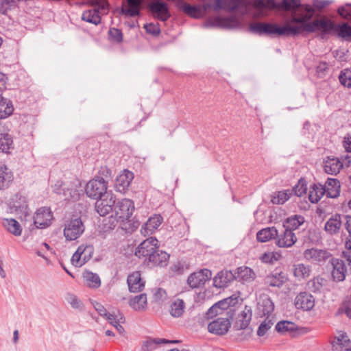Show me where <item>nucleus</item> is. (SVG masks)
I'll list each match as a JSON object with an SVG mask.
<instances>
[{"label":"nucleus","mask_w":351,"mask_h":351,"mask_svg":"<svg viewBox=\"0 0 351 351\" xmlns=\"http://www.w3.org/2000/svg\"><path fill=\"white\" fill-rule=\"evenodd\" d=\"M153 301L158 304H162L168 298L167 291L162 288H156L152 290Z\"/></svg>","instance_id":"obj_47"},{"label":"nucleus","mask_w":351,"mask_h":351,"mask_svg":"<svg viewBox=\"0 0 351 351\" xmlns=\"http://www.w3.org/2000/svg\"><path fill=\"white\" fill-rule=\"evenodd\" d=\"M287 280L286 274L280 271L267 276L265 278V283L270 287H280Z\"/></svg>","instance_id":"obj_34"},{"label":"nucleus","mask_w":351,"mask_h":351,"mask_svg":"<svg viewBox=\"0 0 351 351\" xmlns=\"http://www.w3.org/2000/svg\"><path fill=\"white\" fill-rule=\"evenodd\" d=\"M339 36L348 38L351 37V27L347 24L340 25L337 29Z\"/></svg>","instance_id":"obj_56"},{"label":"nucleus","mask_w":351,"mask_h":351,"mask_svg":"<svg viewBox=\"0 0 351 351\" xmlns=\"http://www.w3.org/2000/svg\"><path fill=\"white\" fill-rule=\"evenodd\" d=\"M186 269L187 267H185L184 265H172L171 267L173 276L182 274Z\"/></svg>","instance_id":"obj_60"},{"label":"nucleus","mask_w":351,"mask_h":351,"mask_svg":"<svg viewBox=\"0 0 351 351\" xmlns=\"http://www.w3.org/2000/svg\"><path fill=\"white\" fill-rule=\"evenodd\" d=\"M281 254L278 252L269 251L264 253L260 257L264 263H271L280 260Z\"/></svg>","instance_id":"obj_48"},{"label":"nucleus","mask_w":351,"mask_h":351,"mask_svg":"<svg viewBox=\"0 0 351 351\" xmlns=\"http://www.w3.org/2000/svg\"><path fill=\"white\" fill-rule=\"evenodd\" d=\"M90 5V9L83 12L82 19L97 25L101 23V16L108 12L109 4L106 0H93Z\"/></svg>","instance_id":"obj_4"},{"label":"nucleus","mask_w":351,"mask_h":351,"mask_svg":"<svg viewBox=\"0 0 351 351\" xmlns=\"http://www.w3.org/2000/svg\"><path fill=\"white\" fill-rule=\"evenodd\" d=\"M185 302L183 300L176 298L172 301L169 306V313L174 318L181 317L185 311Z\"/></svg>","instance_id":"obj_35"},{"label":"nucleus","mask_w":351,"mask_h":351,"mask_svg":"<svg viewBox=\"0 0 351 351\" xmlns=\"http://www.w3.org/2000/svg\"><path fill=\"white\" fill-rule=\"evenodd\" d=\"M212 273L209 269H203L192 273L187 278V284L192 288H198L210 279Z\"/></svg>","instance_id":"obj_12"},{"label":"nucleus","mask_w":351,"mask_h":351,"mask_svg":"<svg viewBox=\"0 0 351 351\" xmlns=\"http://www.w3.org/2000/svg\"><path fill=\"white\" fill-rule=\"evenodd\" d=\"M297 241L295 233L285 228L283 233L276 237V243L279 247H290Z\"/></svg>","instance_id":"obj_23"},{"label":"nucleus","mask_w":351,"mask_h":351,"mask_svg":"<svg viewBox=\"0 0 351 351\" xmlns=\"http://www.w3.org/2000/svg\"><path fill=\"white\" fill-rule=\"evenodd\" d=\"M295 306L299 309L310 311L315 306V299L310 293L306 292L300 293L295 299Z\"/></svg>","instance_id":"obj_20"},{"label":"nucleus","mask_w":351,"mask_h":351,"mask_svg":"<svg viewBox=\"0 0 351 351\" xmlns=\"http://www.w3.org/2000/svg\"><path fill=\"white\" fill-rule=\"evenodd\" d=\"M234 274L236 278H239L243 282H252L256 278L255 272L252 269L247 267L246 265L239 267Z\"/></svg>","instance_id":"obj_36"},{"label":"nucleus","mask_w":351,"mask_h":351,"mask_svg":"<svg viewBox=\"0 0 351 351\" xmlns=\"http://www.w3.org/2000/svg\"><path fill=\"white\" fill-rule=\"evenodd\" d=\"M64 300L72 308L78 311H82L84 309L83 302L75 293L66 292L64 295Z\"/></svg>","instance_id":"obj_40"},{"label":"nucleus","mask_w":351,"mask_h":351,"mask_svg":"<svg viewBox=\"0 0 351 351\" xmlns=\"http://www.w3.org/2000/svg\"><path fill=\"white\" fill-rule=\"evenodd\" d=\"M5 90L0 92V119H4L9 117L14 112V106L12 102L3 97V93Z\"/></svg>","instance_id":"obj_28"},{"label":"nucleus","mask_w":351,"mask_h":351,"mask_svg":"<svg viewBox=\"0 0 351 351\" xmlns=\"http://www.w3.org/2000/svg\"><path fill=\"white\" fill-rule=\"evenodd\" d=\"M146 32L152 36H158L160 33V28L158 23H149L144 25Z\"/></svg>","instance_id":"obj_54"},{"label":"nucleus","mask_w":351,"mask_h":351,"mask_svg":"<svg viewBox=\"0 0 351 351\" xmlns=\"http://www.w3.org/2000/svg\"><path fill=\"white\" fill-rule=\"evenodd\" d=\"M258 309L264 315H269L274 310V304L268 296H263L258 303Z\"/></svg>","instance_id":"obj_42"},{"label":"nucleus","mask_w":351,"mask_h":351,"mask_svg":"<svg viewBox=\"0 0 351 351\" xmlns=\"http://www.w3.org/2000/svg\"><path fill=\"white\" fill-rule=\"evenodd\" d=\"M104 317L113 326H115L116 324L120 323L121 322V319H123L121 315L120 314L114 315L109 313H108Z\"/></svg>","instance_id":"obj_57"},{"label":"nucleus","mask_w":351,"mask_h":351,"mask_svg":"<svg viewBox=\"0 0 351 351\" xmlns=\"http://www.w3.org/2000/svg\"><path fill=\"white\" fill-rule=\"evenodd\" d=\"M254 8L256 16L259 17L266 15L267 10L272 8L291 12V17L282 26L270 23H251L250 31L259 35L295 36L304 32L328 33L335 29L334 23L326 17L311 21L314 10L309 4L301 5L300 0H282L278 3L274 0H257Z\"/></svg>","instance_id":"obj_1"},{"label":"nucleus","mask_w":351,"mask_h":351,"mask_svg":"<svg viewBox=\"0 0 351 351\" xmlns=\"http://www.w3.org/2000/svg\"><path fill=\"white\" fill-rule=\"evenodd\" d=\"M304 222V218L302 215H294L287 218L284 221L285 228L293 231L298 229Z\"/></svg>","instance_id":"obj_39"},{"label":"nucleus","mask_w":351,"mask_h":351,"mask_svg":"<svg viewBox=\"0 0 351 351\" xmlns=\"http://www.w3.org/2000/svg\"><path fill=\"white\" fill-rule=\"evenodd\" d=\"M292 195V191L287 189L276 192L273 197L272 202L276 204H283L289 200Z\"/></svg>","instance_id":"obj_45"},{"label":"nucleus","mask_w":351,"mask_h":351,"mask_svg":"<svg viewBox=\"0 0 351 351\" xmlns=\"http://www.w3.org/2000/svg\"><path fill=\"white\" fill-rule=\"evenodd\" d=\"M130 306L136 311H144L147 308V295L141 293L129 300Z\"/></svg>","instance_id":"obj_31"},{"label":"nucleus","mask_w":351,"mask_h":351,"mask_svg":"<svg viewBox=\"0 0 351 351\" xmlns=\"http://www.w3.org/2000/svg\"><path fill=\"white\" fill-rule=\"evenodd\" d=\"M325 194L324 186L321 184H313L311 186L308 193V199L313 203H317Z\"/></svg>","instance_id":"obj_37"},{"label":"nucleus","mask_w":351,"mask_h":351,"mask_svg":"<svg viewBox=\"0 0 351 351\" xmlns=\"http://www.w3.org/2000/svg\"><path fill=\"white\" fill-rule=\"evenodd\" d=\"M294 328L295 324L293 322L287 321L279 322L276 325V330L280 332L293 331Z\"/></svg>","instance_id":"obj_51"},{"label":"nucleus","mask_w":351,"mask_h":351,"mask_svg":"<svg viewBox=\"0 0 351 351\" xmlns=\"http://www.w3.org/2000/svg\"><path fill=\"white\" fill-rule=\"evenodd\" d=\"M332 1L329 0H313L312 5H310L314 10L315 12V10L320 11L327 5H330Z\"/></svg>","instance_id":"obj_55"},{"label":"nucleus","mask_w":351,"mask_h":351,"mask_svg":"<svg viewBox=\"0 0 351 351\" xmlns=\"http://www.w3.org/2000/svg\"><path fill=\"white\" fill-rule=\"evenodd\" d=\"M213 10H224L231 12L228 16H215L208 18L203 27L208 28L235 29L243 26L246 23L247 16L256 18L257 11L253 3H247L243 0H213Z\"/></svg>","instance_id":"obj_2"},{"label":"nucleus","mask_w":351,"mask_h":351,"mask_svg":"<svg viewBox=\"0 0 351 351\" xmlns=\"http://www.w3.org/2000/svg\"><path fill=\"white\" fill-rule=\"evenodd\" d=\"M324 188L328 197L336 198L340 194V183L337 179L328 178Z\"/></svg>","instance_id":"obj_27"},{"label":"nucleus","mask_w":351,"mask_h":351,"mask_svg":"<svg viewBox=\"0 0 351 351\" xmlns=\"http://www.w3.org/2000/svg\"><path fill=\"white\" fill-rule=\"evenodd\" d=\"M343 145L347 152H351V135H348L344 137Z\"/></svg>","instance_id":"obj_62"},{"label":"nucleus","mask_w":351,"mask_h":351,"mask_svg":"<svg viewBox=\"0 0 351 351\" xmlns=\"http://www.w3.org/2000/svg\"><path fill=\"white\" fill-rule=\"evenodd\" d=\"M10 271L9 265H0V276L3 278L6 277L7 273Z\"/></svg>","instance_id":"obj_63"},{"label":"nucleus","mask_w":351,"mask_h":351,"mask_svg":"<svg viewBox=\"0 0 351 351\" xmlns=\"http://www.w3.org/2000/svg\"><path fill=\"white\" fill-rule=\"evenodd\" d=\"M307 189L308 188L306 181L303 179H300L293 187V191H294L295 195L298 197H302L303 195H306Z\"/></svg>","instance_id":"obj_50"},{"label":"nucleus","mask_w":351,"mask_h":351,"mask_svg":"<svg viewBox=\"0 0 351 351\" xmlns=\"http://www.w3.org/2000/svg\"><path fill=\"white\" fill-rule=\"evenodd\" d=\"M84 231V226L80 218L71 220L65 224L64 235L66 240L73 241L80 237Z\"/></svg>","instance_id":"obj_9"},{"label":"nucleus","mask_w":351,"mask_h":351,"mask_svg":"<svg viewBox=\"0 0 351 351\" xmlns=\"http://www.w3.org/2000/svg\"><path fill=\"white\" fill-rule=\"evenodd\" d=\"M134 174L128 170L121 171L116 179L115 188L120 193H125L129 188L132 180Z\"/></svg>","instance_id":"obj_19"},{"label":"nucleus","mask_w":351,"mask_h":351,"mask_svg":"<svg viewBox=\"0 0 351 351\" xmlns=\"http://www.w3.org/2000/svg\"><path fill=\"white\" fill-rule=\"evenodd\" d=\"M231 326L227 317H218L208 324V330L210 333L217 335H223L227 333Z\"/></svg>","instance_id":"obj_14"},{"label":"nucleus","mask_w":351,"mask_h":351,"mask_svg":"<svg viewBox=\"0 0 351 351\" xmlns=\"http://www.w3.org/2000/svg\"><path fill=\"white\" fill-rule=\"evenodd\" d=\"M233 299L232 298H228L224 299L223 300L219 301V302L214 304L212 307L210 308L208 312V315H210L213 313L218 314V311H222L223 309L227 308L233 302Z\"/></svg>","instance_id":"obj_46"},{"label":"nucleus","mask_w":351,"mask_h":351,"mask_svg":"<svg viewBox=\"0 0 351 351\" xmlns=\"http://www.w3.org/2000/svg\"><path fill=\"white\" fill-rule=\"evenodd\" d=\"M109 38L114 43H120L123 40V34L120 29L117 28H110L108 32Z\"/></svg>","instance_id":"obj_53"},{"label":"nucleus","mask_w":351,"mask_h":351,"mask_svg":"<svg viewBox=\"0 0 351 351\" xmlns=\"http://www.w3.org/2000/svg\"><path fill=\"white\" fill-rule=\"evenodd\" d=\"M342 225L341 215L335 214L332 215L325 223L324 229L330 234L339 232Z\"/></svg>","instance_id":"obj_30"},{"label":"nucleus","mask_w":351,"mask_h":351,"mask_svg":"<svg viewBox=\"0 0 351 351\" xmlns=\"http://www.w3.org/2000/svg\"><path fill=\"white\" fill-rule=\"evenodd\" d=\"M304 259L310 262H327L328 263H339L338 260H335L331 254L325 250L310 248L303 253Z\"/></svg>","instance_id":"obj_7"},{"label":"nucleus","mask_w":351,"mask_h":351,"mask_svg":"<svg viewBox=\"0 0 351 351\" xmlns=\"http://www.w3.org/2000/svg\"><path fill=\"white\" fill-rule=\"evenodd\" d=\"M87 197L99 199L111 191H108V182L101 177H96L89 180L85 186Z\"/></svg>","instance_id":"obj_5"},{"label":"nucleus","mask_w":351,"mask_h":351,"mask_svg":"<svg viewBox=\"0 0 351 351\" xmlns=\"http://www.w3.org/2000/svg\"><path fill=\"white\" fill-rule=\"evenodd\" d=\"M132 200L123 198L114 204L112 217L117 221L124 222L130 219L134 211Z\"/></svg>","instance_id":"obj_6"},{"label":"nucleus","mask_w":351,"mask_h":351,"mask_svg":"<svg viewBox=\"0 0 351 351\" xmlns=\"http://www.w3.org/2000/svg\"><path fill=\"white\" fill-rule=\"evenodd\" d=\"M14 149V141L11 134L8 132L0 133V152L9 154Z\"/></svg>","instance_id":"obj_33"},{"label":"nucleus","mask_w":351,"mask_h":351,"mask_svg":"<svg viewBox=\"0 0 351 351\" xmlns=\"http://www.w3.org/2000/svg\"><path fill=\"white\" fill-rule=\"evenodd\" d=\"M93 304L95 309L98 312V313L101 316L104 317L107 315L108 312L101 304L95 302L93 303Z\"/></svg>","instance_id":"obj_61"},{"label":"nucleus","mask_w":351,"mask_h":351,"mask_svg":"<svg viewBox=\"0 0 351 351\" xmlns=\"http://www.w3.org/2000/svg\"><path fill=\"white\" fill-rule=\"evenodd\" d=\"M53 220L51 210L47 207L38 208L34 216V223L37 228H46L49 226Z\"/></svg>","instance_id":"obj_11"},{"label":"nucleus","mask_w":351,"mask_h":351,"mask_svg":"<svg viewBox=\"0 0 351 351\" xmlns=\"http://www.w3.org/2000/svg\"><path fill=\"white\" fill-rule=\"evenodd\" d=\"M163 222V218L161 215L155 214L151 216L145 223H144L140 230L141 234L144 236L153 234L160 226Z\"/></svg>","instance_id":"obj_15"},{"label":"nucleus","mask_w":351,"mask_h":351,"mask_svg":"<svg viewBox=\"0 0 351 351\" xmlns=\"http://www.w3.org/2000/svg\"><path fill=\"white\" fill-rule=\"evenodd\" d=\"M277 236V229L275 227H268L259 230L256 234V239L258 241L264 243L276 239Z\"/></svg>","instance_id":"obj_38"},{"label":"nucleus","mask_w":351,"mask_h":351,"mask_svg":"<svg viewBox=\"0 0 351 351\" xmlns=\"http://www.w3.org/2000/svg\"><path fill=\"white\" fill-rule=\"evenodd\" d=\"M215 5L213 0H204L202 5H192L184 3L182 5L183 12L191 17L199 19L204 16L208 10L213 8Z\"/></svg>","instance_id":"obj_8"},{"label":"nucleus","mask_w":351,"mask_h":351,"mask_svg":"<svg viewBox=\"0 0 351 351\" xmlns=\"http://www.w3.org/2000/svg\"><path fill=\"white\" fill-rule=\"evenodd\" d=\"M343 166V163L339 158L328 157L324 162V171L328 174L336 175Z\"/></svg>","instance_id":"obj_26"},{"label":"nucleus","mask_w":351,"mask_h":351,"mask_svg":"<svg viewBox=\"0 0 351 351\" xmlns=\"http://www.w3.org/2000/svg\"><path fill=\"white\" fill-rule=\"evenodd\" d=\"M274 322L268 317L260 324L257 335L259 337H262L266 334V332L271 328Z\"/></svg>","instance_id":"obj_52"},{"label":"nucleus","mask_w":351,"mask_h":351,"mask_svg":"<svg viewBox=\"0 0 351 351\" xmlns=\"http://www.w3.org/2000/svg\"><path fill=\"white\" fill-rule=\"evenodd\" d=\"M83 278L85 284L90 288L97 289L101 285V280L99 276L89 271L83 273Z\"/></svg>","instance_id":"obj_41"},{"label":"nucleus","mask_w":351,"mask_h":351,"mask_svg":"<svg viewBox=\"0 0 351 351\" xmlns=\"http://www.w3.org/2000/svg\"><path fill=\"white\" fill-rule=\"evenodd\" d=\"M234 278L235 274L231 271L223 270L214 278V285L218 288L225 287Z\"/></svg>","instance_id":"obj_25"},{"label":"nucleus","mask_w":351,"mask_h":351,"mask_svg":"<svg viewBox=\"0 0 351 351\" xmlns=\"http://www.w3.org/2000/svg\"><path fill=\"white\" fill-rule=\"evenodd\" d=\"M331 345L334 351H350L351 350V341L347 334L342 331L337 332Z\"/></svg>","instance_id":"obj_18"},{"label":"nucleus","mask_w":351,"mask_h":351,"mask_svg":"<svg viewBox=\"0 0 351 351\" xmlns=\"http://www.w3.org/2000/svg\"><path fill=\"white\" fill-rule=\"evenodd\" d=\"M141 0H126L122 5L121 12L125 16H136L140 13Z\"/></svg>","instance_id":"obj_24"},{"label":"nucleus","mask_w":351,"mask_h":351,"mask_svg":"<svg viewBox=\"0 0 351 351\" xmlns=\"http://www.w3.org/2000/svg\"><path fill=\"white\" fill-rule=\"evenodd\" d=\"M158 247V240L154 237H150L137 246L135 255L144 258L145 261L153 263H163L168 261L169 254L165 251L157 250Z\"/></svg>","instance_id":"obj_3"},{"label":"nucleus","mask_w":351,"mask_h":351,"mask_svg":"<svg viewBox=\"0 0 351 351\" xmlns=\"http://www.w3.org/2000/svg\"><path fill=\"white\" fill-rule=\"evenodd\" d=\"M9 208L17 213L25 215H28L29 208L26 197L21 193H16L13 195L8 202Z\"/></svg>","instance_id":"obj_13"},{"label":"nucleus","mask_w":351,"mask_h":351,"mask_svg":"<svg viewBox=\"0 0 351 351\" xmlns=\"http://www.w3.org/2000/svg\"><path fill=\"white\" fill-rule=\"evenodd\" d=\"M346 228L348 233L351 236V217H347V221L346 223Z\"/></svg>","instance_id":"obj_64"},{"label":"nucleus","mask_w":351,"mask_h":351,"mask_svg":"<svg viewBox=\"0 0 351 351\" xmlns=\"http://www.w3.org/2000/svg\"><path fill=\"white\" fill-rule=\"evenodd\" d=\"M339 14L345 19H351V4H347L338 9Z\"/></svg>","instance_id":"obj_58"},{"label":"nucleus","mask_w":351,"mask_h":351,"mask_svg":"<svg viewBox=\"0 0 351 351\" xmlns=\"http://www.w3.org/2000/svg\"><path fill=\"white\" fill-rule=\"evenodd\" d=\"M127 282L129 291L136 293L141 291L145 287V282L141 278L139 271H134L128 276Z\"/></svg>","instance_id":"obj_22"},{"label":"nucleus","mask_w":351,"mask_h":351,"mask_svg":"<svg viewBox=\"0 0 351 351\" xmlns=\"http://www.w3.org/2000/svg\"><path fill=\"white\" fill-rule=\"evenodd\" d=\"M293 275L298 280L306 278L310 276L311 269L308 265H293Z\"/></svg>","instance_id":"obj_43"},{"label":"nucleus","mask_w":351,"mask_h":351,"mask_svg":"<svg viewBox=\"0 0 351 351\" xmlns=\"http://www.w3.org/2000/svg\"><path fill=\"white\" fill-rule=\"evenodd\" d=\"M332 276L337 282L343 281L346 275L351 274V265H332Z\"/></svg>","instance_id":"obj_32"},{"label":"nucleus","mask_w":351,"mask_h":351,"mask_svg":"<svg viewBox=\"0 0 351 351\" xmlns=\"http://www.w3.org/2000/svg\"><path fill=\"white\" fill-rule=\"evenodd\" d=\"M149 9L155 18L162 21H166L171 16L168 5L164 2L154 1L149 4Z\"/></svg>","instance_id":"obj_17"},{"label":"nucleus","mask_w":351,"mask_h":351,"mask_svg":"<svg viewBox=\"0 0 351 351\" xmlns=\"http://www.w3.org/2000/svg\"><path fill=\"white\" fill-rule=\"evenodd\" d=\"M252 332L253 330L248 326V324L246 322H243L237 331V338L240 341H246L251 337Z\"/></svg>","instance_id":"obj_44"},{"label":"nucleus","mask_w":351,"mask_h":351,"mask_svg":"<svg viewBox=\"0 0 351 351\" xmlns=\"http://www.w3.org/2000/svg\"><path fill=\"white\" fill-rule=\"evenodd\" d=\"M97 200L95 204V209L100 216H106L113 211L112 207L116 202V197L112 192Z\"/></svg>","instance_id":"obj_10"},{"label":"nucleus","mask_w":351,"mask_h":351,"mask_svg":"<svg viewBox=\"0 0 351 351\" xmlns=\"http://www.w3.org/2000/svg\"><path fill=\"white\" fill-rule=\"evenodd\" d=\"M13 179L12 171L6 165L0 164V191L7 189Z\"/></svg>","instance_id":"obj_29"},{"label":"nucleus","mask_w":351,"mask_h":351,"mask_svg":"<svg viewBox=\"0 0 351 351\" xmlns=\"http://www.w3.org/2000/svg\"><path fill=\"white\" fill-rule=\"evenodd\" d=\"M1 224L6 232L15 237H19L22 234V226L15 219L3 217L1 219Z\"/></svg>","instance_id":"obj_21"},{"label":"nucleus","mask_w":351,"mask_h":351,"mask_svg":"<svg viewBox=\"0 0 351 351\" xmlns=\"http://www.w3.org/2000/svg\"><path fill=\"white\" fill-rule=\"evenodd\" d=\"M93 247L89 245H80L76 252L73 254L71 257L72 263H86L90 261L93 254Z\"/></svg>","instance_id":"obj_16"},{"label":"nucleus","mask_w":351,"mask_h":351,"mask_svg":"<svg viewBox=\"0 0 351 351\" xmlns=\"http://www.w3.org/2000/svg\"><path fill=\"white\" fill-rule=\"evenodd\" d=\"M341 84L348 88H351V68L342 71L339 76Z\"/></svg>","instance_id":"obj_49"},{"label":"nucleus","mask_w":351,"mask_h":351,"mask_svg":"<svg viewBox=\"0 0 351 351\" xmlns=\"http://www.w3.org/2000/svg\"><path fill=\"white\" fill-rule=\"evenodd\" d=\"M63 195L65 199H77L78 198L79 193L75 189H64Z\"/></svg>","instance_id":"obj_59"}]
</instances>
